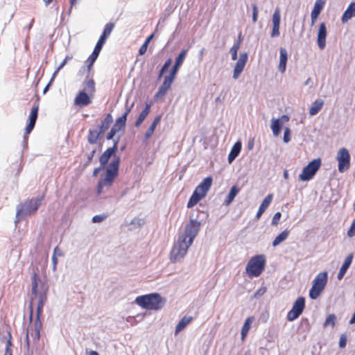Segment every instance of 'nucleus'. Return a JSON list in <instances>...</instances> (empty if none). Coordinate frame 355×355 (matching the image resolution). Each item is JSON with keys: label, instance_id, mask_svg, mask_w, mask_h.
Wrapping results in <instances>:
<instances>
[{"label": "nucleus", "instance_id": "nucleus-3", "mask_svg": "<svg viewBox=\"0 0 355 355\" xmlns=\"http://www.w3.org/2000/svg\"><path fill=\"white\" fill-rule=\"evenodd\" d=\"M135 302L144 309L158 311L164 306L166 300L158 293H151L137 296Z\"/></svg>", "mask_w": 355, "mask_h": 355}, {"label": "nucleus", "instance_id": "nucleus-63", "mask_svg": "<svg viewBox=\"0 0 355 355\" xmlns=\"http://www.w3.org/2000/svg\"><path fill=\"white\" fill-rule=\"evenodd\" d=\"M146 118V116H145L144 114L140 113L135 122V126L139 127L141 125V124L143 123V121L145 120Z\"/></svg>", "mask_w": 355, "mask_h": 355}, {"label": "nucleus", "instance_id": "nucleus-8", "mask_svg": "<svg viewBox=\"0 0 355 355\" xmlns=\"http://www.w3.org/2000/svg\"><path fill=\"white\" fill-rule=\"evenodd\" d=\"M191 245L185 240L178 236L177 243L173 245L170 252V259L173 263H175L182 259L187 253L188 249Z\"/></svg>", "mask_w": 355, "mask_h": 355}, {"label": "nucleus", "instance_id": "nucleus-43", "mask_svg": "<svg viewBox=\"0 0 355 355\" xmlns=\"http://www.w3.org/2000/svg\"><path fill=\"white\" fill-rule=\"evenodd\" d=\"M96 129H89L87 139L89 144H96L97 143L98 139H96Z\"/></svg>", "mask_w": 355, "mask_h": 355}, {"label": "nucleus", "instance_id": "nucleus-40", "mask_svg": "<svg viewBox=\"0 0 355 355\" xmlns=\"http://www.w3.org/2000/svg\"><path fill=\"white\" fill-rule=\"evenodd\" d=\"M299 330L302 332H308L311 329V324L307 318H302L299 324Z\"/></svg>", "mask_w": 355, "mask_h": 355}, {"label": "nucleus", "instance_id": "nucleus-14", "mask_svg": "<svg viewBox=\"0 0 355 355\" xmlns=\"http://www.w3.org/2000/svg\"><path fill=\"white\" fill-rule=\"evenodd\" d=\"M105 43L102 42L101 41L98 40L96 46L92 51V53L90 54V55L88 57L87 60V73H89L90 71L92 69L93 65L96 60H97L100 52L101 51L103 46H104Z\"/></svg>", "mask_w": 355, "mask_h": 355}, {"label": "nucleus", "instance_id": "nucleus-20", "mask_svg": "<svg viewBox=\"0 0 355 355\" xmlns=\"http://www.w3.org/2000/svg\"><path fill=\"white\" fill-rule=\"evenodd\" d=\"M288 52L285 48L281 47L279 49V62L278 65V70L282 73H284L286 70V65L288 62Z\"/></svg>", "mask_w": 355, "mask_h": 355}, {"label": "nucleus", "instance_id": "nucleus-47", "mask_svg": "<svg viewBox=\"0 0 355 355\" xmlns=\"http://www.w3.org/2000/svg\"><path fill=\"white\" fill-rule=\"evenodd\" d=\"M176 77L172 76L171 74L168 73L167 76H166L164 78V81L162 84L164 85H167L169 88H171V85L173 84V81L175 80Z\"/></svg>", "mask_w": 355, "mask_h": 355}, {"label": "nucleus", "instance_id": "nucleus-24", "mask_svg": "<svg viewBox=\"0 0 355 355\" xmlns=\"http://www.w3.org/2000/svg\"><path fill=\"white\" fill-rule=\"evenodd\" d=\"M328 281V273L327 271L320 272L317 275L315 279L313 280L312 284H315V286L324 289Z\"/></svg>", "mask_w": 355, "mask_h": 355}, {"label": "nucleus", "instance_id": "nucleus-53", "mask_svg": "<svg viewBox=\"0 0 355 355\" xmlns=\"http://www.w3.org/2000/svg\"><path fill=\"white\" fill-rule=\"evenodd\" d=\"M347 235L349 238L355 236V218L352 220L351 225L347 232Z\"/></svg>", "mask_w": 355, "mask_h": 355}, {"label": "nucleus", "instance_id": "nucleus-42", "mask_svg": "<svg viewBox=\"0 0 355 355\" xmlns=\"http://www.w3.org/2000/svg\"><path fill=\"white\" fill-rule=\"evenodd\" d=\"M35 125L28 123L26 125L24 133V146H27L28 144V136L33 131Z\"/></svg>", "mask_w": 355, "mask_h": 355}, {"label": "nucleus", "instance_id": "nucleus-52", "mask_svg": "<svg viewBox=\"0 0 355 355\" xmlns=\"http://www.w3.org/2000/svg\"><path fill=\"white\" fill-rule=\"evenodd\" d=\"M107 215L106 214H98V215H95L92 217V222L93 223H101L102 221H103L106 218H107Z\"/></svg>", "mask_w": 355, "mask_h": 355}, {"label": "nucleus", "instance_id": "nucleus-9", "mask_svg": "<svg viewBox=\"0 0 355 355\" xmlns=\"http://www.w3.org/2000/svg\"><path fill=\"white\" fill-rule=\"evenodd\" d=\"M306 306V298L303 296L298 297L293 304L291 309L288 312L286 320L289 322L294 321L303 313Z\"/></svg>", "mask_w": 355, "mask_h": 355}, {"label": "nucleus", "instance_id": "nucleus-39", "mask_svg": "<svg viewBox=\"0 0 355 355\" xmlns=\"http://www.w3.org/2000/svg\"><path fill=\"white\" fill-rule=\"evenodd\" d=\"M144 224V220L142 218H133L129 226V230H134L135 229H139L141 227H142Z\"/></svg>", "mask_w": 355, "mask_h": 355}, {"label": "nucleus", "instance_id": "nucleus-33", "mask_svg": "<svg viewBox=\"0 0 355 355\" xmlns=\"http://www.w3.org/2000/svg\"><path fill=\"white\" fill-rule=\"evenodd\" d=\"M193 320V318L191 316L187 317L186 315L182 317L178 323L177 324L175 329V335H177L178 333L182 331L188 324L189 323Z\"/></svg>", "mask_w": 355, "mask_h": 355}, {"label": "nucleus", "instance_id": "nucleus-57", "mask_svg": "<svg viewBox=\"0 0 355 355\" xmlns=\"http://www.w3.org/2000/svg\"><path fill=\"white\" fill-rule=\"evenodd\" d=\"M118 132L116 130H115L114 128H111L110 130L107 133L106 135V139L107 140H114L115 137V135H116Z\"/></svg>", "mask_w": 355, "mask_h": 355}, {"label": "nucleus", "instance_id": "nucleus-13", "mask_svg": "<svg viewBox=\"0 0 355 355\" xmlns=\"http://www.w3.org/2000/svg\"><path fill=\"white\" fill-rule=\"evenodd\" d=\"M92 103V98L87 93L85 89L80 90L76 95L73 104L76 106L83 107L89 105Z\"/></svg>", "mask_w": 355, "mask_h": 355}, {"label": "nucleus", "instance_id": "nucleus-46", "mask_svg": "<svg viewBox=\"0 0 355 355\" xmlns=\"http://www.w3.org/2000/svg\"><path fill=\"white\" fill-rule=\"evenodd\" d=\"M280 22H281L280 11H279V9L278 8H277L272 14V24H280Z\"/></svg>", "mask_w": 355, "mask_h": 355}, {"label": "nucleus", "instance_id": "nucleus-2", "mask_svg": "<svg viewBox=\"0 0 355 355\" xmlns=\"http://www.w3.org/2000/svg\"><path fill=\"white\" fill-rule=\"evenodd\" d=\"M49 287L42 282L36 272H33L31 277V295L36 297L38 296V302L36 308V314L42 315L43 308L47 300Z\"/></svg>", "mask_w": 355, "mask_h": 355}, {"label": "nucleus", "instance_id": "nucleus-18", "mask_svg": "<svg viewBox=\"0 0 355 355\" xmlns=\"http://www.w3.org/2000/svg\"><path fill=\"white\" fill-rule=\"evenodd\" d=\"M213 183V178L211 176H207L196 187L195 190L207 195V192L210 189Z\"/></svg>", "mask_w": 355, "mask_h": 355}, {"label": "nucleus", "instance_id": "nucleus-31", "mask_svg": "<svg viewBox=\"0 0 355 355\" xmlns=\"http://www.w3.org/2000/svg\"><path fill=\"white\" fill-rule=\"evenodd\" d=\"M290 234V231L287 229L283 230L278 235L275 236L272 242V247H277L280 245L282 242L286 241Z\"/></svg>", "mask_w": 355, "mask_h": 355}, {"label": "nucleus", "instance_id": "nucleus-16", "mask_svg": "<svg viewBox=\"0 0 355 355\" xmlns=\"http://www.w3.org/2000/svg\"><path fill=\"white\" fill-rule=\"evenodd\" d=\"M325 4L324 0H316L311 12V25H313L318 18Z\"/></svg>", "mask_w": 355, "mask_h": 355}, {"label": "nucleus", "instance_id": "nucleus-51", "mask_svg": "<svg viewBox=\"0 0 355 355\" xmlns=\"http://www.w3.org/2000/svg\"><path fill=\"white\" fill-rule=\"evenodd\" d=\"M42 315L36 314L35 321L33 323L34 329H42V324L41 320V317Z\"/></svg>", "mask_w": 355, "mask_h": 355}, {"label": "nucleus", "instance_id": "nucleus-59", "mask_svg": "<svg viewBox=\"0 0 355 355\" xmlns=\"http://www.w3.org/2000/svg\"><path fill=\"white\" fill-rule=\"evenodd\" d=\"M266 292V288L265 286H261L259 289H257L254 293V298H259L262 296Z\"/></svg>", "mask_w": 355, "mask_h": 355}, {"label": "nucleus", "instance_id": "nucleus-41", "mask_svg": "<svg viewBox=\"0 0 355 355\" xmlns=\"http://www.w3.org/2000/svg\"><path fill=\"white\" fill-rule=\"evenodd\" d=\"M170 89L167 85H164V84H162L160 87H159L157 92L154 95V100H157L158 98L165 96V94L167 93V92Z\"/></svg>", "mask_w": 355, "mask_h": 355}, {"label": "nucleus", "instance_id": "nucleus-6", "mask_svg": "<svg viewBox=\"0 0 355 355\" xmlns=\"http://www.w3.org/2000/svg\"><path fill=\"white\" fill-rule=\"evenodd\" d=\"M201 227V222L197 219H190L186 224L184 232L179 235V237L189 243L191 245L195 238L197 236Z\"/></svg>", "mask_w": 355, "mask_h": 355}, {"label": "nucleus", "instance_id": "nucleus-55", "mask_svg": "<svg viewBox=\"0 0 355 355\" xmlns=\"http://www.w3.org/2000/svg\"><path fill=\"white\" fill-rule=\"evenodd\" d=\"M281 217H282V213L279 211L276 212L272 218L271 225H272V226L277 225L281 219Z\"/></svg>", "mask_w": 355, "mask_h": 355}, {"label": "nucleus", "instance_id": "nucleus-64", "mask_svg": "<svg viewBox=\"0 0 355 355\" xmlns=\"http://www.w3.org/2000/svg\"><path fill=\"white\" fill-rule=\"evenodd\" d=\"M172 64V59L171 58H168L165 62L163 64V65L162 66L161 69L165 71H168L169 67H171Z\"/></svg>", "mask_w": 355, "mask_h": 355}, {"label": "nucleus", "instance_id": "nucleus-54", "mask_svg": "<svg viewBox=\"0 0 355 355\" xmlns=\"http://www.w3.org/2000/svg\"><path fill=\"white\" fill-rule=\"evenodd\" d=\"M252 20L253 22H256L258 19V6L255 3L252 4Z\"/></svg>", "mask_w": 355, "mask_h": 355}, {"label": "nucleus", "instance_id": "nucleus-50", "mask_svg": "<svg viewBox=\"0 0 355 355\" xmlns=\"http://www.w3.org/2000/svg\"><path fill=\"white\" fill-rule=\"evenodd\" d=\"M291 139V130L289 128L286 127L284 130L283 141L286 144L288 143Z\"/></svg>", "mask_w": 355, "mask_h": 355}, {"label": "nucleus", "instance_id": "nucleus-1", "mask_svg": "<svg viewBox=\"0 0 355 355\" xmlns=\"http://www.w3.org/2000/svg\"><path fill=\"white\" fill-rule=\"evenodd\" d=\"M121 163L120 157H114L106 169L101 174L97 184V194H101L104 187L112 186L114 180L118 177Z\"/></svg>", "mask_w": 355, "mask_h": 355}, {"label": "nucleus", "instance_id": "nucleus-10", "mask_svg": "<svg viewBox=\"0 0 355 355\" xmlns=\"http://www.w3.org/2000/svg\"><path fill=\"white\" fill-rule=\"evenodd\" d=\"M338 170L340 173H344L350 166L351 157L349 150L345 148H341L337 154Z\"/></svg>", "mask_w": 355, "mask_h": 355}, {"label": "nucleus", "instance_id": "nucleus-7", "mask_svg": "<svg viewBox=\"0 0 355 355\" xmlns=\"http://www.w3.org/2000/svg\"><path fill=\"white\" fill-rule=\"evenodd\" d=\"M322 165L320 158L313 159L303 167L302 173L299 175V180L302 182H309L311 180Z\"/></svg>", "mask_w": 355, "mask_h": 355}, {"label": "nucleus", "instance_id": "nucleus-58", "mask_svg": "<svg viewBox=\"0 0 355 355\" xmlns=\"http://www.w3.org/2000/svg\"><path fill=\"white\" fill-rule=\"evenodd\" d=\"M28 309H29V322H32L33 320V297H31V300L30 301V303L28 304Z\"/></svg>", "mask_w": 355, "mask_h": 355}, {"label": "nucleus", "instance_id": "nucleus-17", "mask_svg": "<svg viewBox=\"0 0 355 355\" xmlns=\"http://www.w3.org/2000/svg\"><path fill=\"white\" fill-rule=\"evenodd\" d=\"M354 258V254H349L346 258L345 259L341 267L339 269L338 273L337 275L338 279L340 280L343 278L345 273L347 272L348 268L350 267Z\"/></svg>", "mask_w": 355, "mask_h": 355}, {"label": "nucleus", "instance_id": "nucleus-62", "mask_svg": "<svg viewBox=\"0 0 355 355\" xmlns=\"http://www.w3.org/2000/svg\"><path fill=\"white\" fill-rule=\"evenodd\" d=\"M73 58L72 55H67L65 58L58 66V70H61L67 63V62Z\"/></svg>", "mask_w": 355, "mask_h": 355}, {"label": "nucleus", "instance_id": "nucleus-11", "mask_svg": "<svg viewBox=\"0 0 355 355\" xmlns=\"http://www.w3.org/2000/svg\"><path fill=\"white\" fill-rule=\"evenodd\" d=\"M190 47H191V45H189L187 49H182L179 53V54L175 58V62H174L173 65L172 66L171 70L169 71L168 73H170L172 76L176 77V76H177V74H178V73L179 71L180 68L182 65V64H183V62H184V60H185V58L187 57L188 51H189Z\"/></svg>", "mask_w": 355, "mask_h": 355}, {"label": "nucleus", "instance_id": "nucleus-19", "mask_svg": "<svg viewBox=\"0 0 355 355\" xmlns=\"http://www.w3.org/2000/svg\"><path fill=\"white\" fill-rule=\"evenodd\" d=\"M273 198V194L269 193L268 194L263 201L261 202V205L259 207L258 211L256 214L255 218L259 219L263 214L266 211V210L268 209L269 205L272 201Z\"/></svg>", "mask_w": 355, "mask_h": 355}, {"label": "nucleus", "instance_id": "nucleus-37", "mask_svg": "<svg viewBox=\"0 0 355 355\" xmlns=\"http://www.w3.org/2000/svg\"><path fill=\"white\" fill-rule=\"evenodd\" d=\"M323 291L324 290L322 288L315 286V284H312V286L309 291V296L311 300H316L319 297Z\"/></svg>", "mask_w": 355, "mask_h": 355}, {"label": "nucleus", "instance_id": "nucleus-49", "mask_svg": "<svg viewBox=\"0 0 355 355\" xmlns=\"http://www.w3.org/2000/svg\"><path fill=\"white\" fill-rule=\"evenodd\" d=\"M280 24H272V30L270 32L271 37H277L280 35Z\"/></svg>", "mask_w": 355, "mask_h": 355}, {"label": "nucleus", "instance_id": "nucleus-29", "mask_svg": "<svg viewBox=\"0 0 355 355\" xmlns=\"http://www.w3.org/2000/svg\"><path fill=\"white\" fill-rule=\"evenodd\" d=\"M114 26L115 25L113 22H109L106 24L98 40L101 41L103 43H105L107 39L108 38L112 31H113Z\"/></svg>", "mask_w": 355, "mask_h": 355}, {"label": "nucleus", "instance_id": "nucleus-35", "mask_svg": "<svg viewBox=\"0 0 355 355\" xmlns=\"http://www.w3.org/2000/svg\"><path fill=\"white\" fill-rule=\"evenodd\" d=\"M112 121L113 118L112 114L110 113H107L105 114L104 119L101 121V124L98 125V128L106 131L109 129Z\"/></svg>", "mask_w": 355, "mask_h": 355}, {"label": "nucleus", "instance_id": "nucleus-38", "mask_svg": "<svg viewBox=\"0 0 355 355\" xmlns=\"http://www.w3.org/2000/svg\"><path fill=\"white\" fill-rule=\"evenodd\" d=\"M89 77V75L87 76V79L84 81L85 84V88L86 92L87 91L90 94H93L96 92V84L94 79L91 78L87 80V78Z\"/></svg>", "mask_w": 355, "mask_h": 355}, {"label": "nucleus", "instance_id": "nucleus-34", "mask_svg": "<svg viewBox=\"0 0 355 355\" xmlns=\"http://www.w3.org/2000/svg\"><path fill=\"white\" fill-rule=\"evenodd\" d=\"M39 101V98L37 99ZM38 111H39V103L37 101L35 103L33 106L32 107L29 116H28V122L30 123L35 125L37 116H38Z\"/></svg>", "mask_w": 355, "mask_h": 355}, {"label": "nucleus", "instance_id": "nucleus-61", "mask_svg": "<svg viewBox=\"0 0 355 355\" xmlns=\"http://www.w3.org/2000/svg\"><path fill=\"white\" fill-rule=\"evenodd\" d=\"M152 103H146L145 107L143 110L141 112L142 114L145 116H147L150 112Z\"/></svg>", "mask_w": 355, "mask_h": 355}, {"label": "nucleus", "instance_id": "nucleus-26", "mask_svg": "<svg viewBox=\"0 0 355 355\" xmlns=\"http://www.w3.org/2000/svg\"><path fill=\"white\" fill-rule=\"evenodd\" d=\"M239 193V188L237 187V185H233L229 193L224 200L223 205L225 206H229L234 200L235 197L238 195Z\"/></svg>", "mask_w": 355, "mask_h": 355}, {"label": "nucleus", "instance_id": "nucleus-15", "mask_svg": "<svg viewBox=\"0 0 355 355\" xmlns=\"http://www.w3.org/2000/svg\"><path fill=\"white\" fill-rule=\"evenodd\" d=\"M327 31L326 24L321 22L319 25L317 33V44L320 50H323L326 46V39Z\"/></svg>", "mask_w": 355, "mask_h": 355}, {"label": "nucleus", "instance_id": "nucleus-32", "mask_svg": "<svg viewBox=\"0 0 355 355\" xmlns=\"http://www.w3.org/2000/svg\"><path fill=\"white\" fill-rule=\"evenodd\" d=\"M323 105L324 101L322 99L314 101L309 108V114L311 116L316 115L322 110Z\"/></svg>", "mask_w": 355, "mask_h": 355}, {"label": "nucleus", "instance_id": "nucleus-28", "mask_svg": "<svg viewBox=\"0 0 355 355\" xmlns=\"http://www.w3.org/2000/svg\"><path fill=\"white\" fill-rule=\"evenodd\" d=\"M116 153L114 151V149H111L107 148L100 156L99 157V163L103 164L104 166H107L110 158L115 156Z\"/></svg>", "mask_w": 355, "mask_h": 355}, {"label": "nucleus", "instance_id": "nucleus-12", "mask_svg": "<svg viewBox=\"0 0 355 355\" xmlns=\"http://www.w3.org/2000/svg\"><path fill=\"white\" fill-rule=\"evenodd\" d=\"M248 53L247 52H243L240 54L239 58L238 59L237 62L235 64V66L234 67L233 70V75L232 78L234 80H237L239 77V76L243 72L245 66L248 62Z\"/></svg>", "mask_w": 355, "mask_h": 355}, {"label": "nucleus", "instance_id": "nucleus-25", "mask_svg": "<svg viewBox=\"0 0 355 355\" xmlns=\"http://www.w3.org/2000/svg\"><path fill=\"white\" fill-rule=\"evenodd\" d=\"M161 119H162V115H160V114L156 116L154 118L150 125L149 126V128H148V130H146V132L144 134V138L143 139V141H147L153 135V133L156 129V127H157V124L160 122Z\"/></svg>", "mask_w": 355, "mask_h": 355}, {"label": "nucleus", "instance_id": "nucleus-45", "mask_svg": "<svg viewBox=\"0 0 355 355\" xmlns=\"http://www.w3.org/2000/svg\"><path fill=\"white\" fill-rule=\"evenodd\" d=\"M8 340L6 343V354L12 355V335L10 331H7Z\"/></svg>", "mask_w": 355, "mask_h": 355}, {"label": "nucleus", "instance_id": "nucleus-36", "mask_svg": "<svg viewBox=\"0 0 355 355\" xmlns=\"http://www.w3.org/2000/svg\"><path fill=\"white\" fill-rule=\"evenodd\" d=\"M127 119L125 116H120L118 117L112 128H114L117 132L123 131L126 125Z\"/></svg>", "mask_w": 355, "mask_h": 355}, {"label": "nucleus", "instance_id": "nucleus-4", "mask_svg": "<svg viewBox=\"0 0 355 355\" xmlns=\"http://www.w3.org/2000/svg\"><path fill=\"white\" fill-rule=\"evenodd\" d=\"M44 198V194L41 196L33 198L26 200L24 203H21L17 206L16 216L15 223L17 226V223L26 216L31 215L36 212L42 204V201Z\"/></svg>", "mask_w": 355, "mask_h": 355}, {"label": "nucleus", "instance_id": "nucleus-5", "mask_svg": "<svg viewBox=\"0 0 355 355\" xmlns=\"http://www.w3.org/2000/svg\"><path fill=\"white\" fill-rule=\"evenodd\" d=\"M266 257L264 254H256L250 258L245 266V272L250 277H259L265 270Z\"/></svg>", "mask_w": 355, "mask_h": 355}, {"label": "nucleus", "instance_id": "nucleus-23", "mask_svg": "<svg viewBox=\"0 0 355 355\" xmlns=\"http://www.w3.org/2000/svg\"><path fill=\"white\" fill-rule=\"evenodd\" d=\"M206 196L203 193L194 189L191 196H190L189 201L187 205L188 209H191L197 205L203 198Z\"/></svg>", "mask_w": 355, "mask_h": 355}, {"label": "nucleus", "instance_id": "nucleus-27", "mask_svg": "<svg viewBox=\"0 0 355 355\" xmlns=\"http://www.w3.org/2000/svg\"><path fill=\"white\" fill-rule=\"evenodd\" d=\"M283 122L281 119L272 118L271 120L270 128L275 137H278L282 131Z\"/></svg>", "mask_w": 355, "mask_h": 355}, {"label": "nucleus", "instance_id": "nucleus-44", "mask_svg": "<svg viewBox=\"0 0 355 355\" xmlns=\"http://www.w3.org/2000/svg\"><path fill=\"white\" fill-rule=\"evenodd\" d=\"M336 321V316L334 313L329 314L325 319V321L323 324L324 327H326L329 325H331L332 327L335 326Z\"/></svg>", "mask_w": 355, "mask_h": 355}, {"label": "nucleus", "instance_id": "nucleus-56", "mask_svg": "<svg viewBox=\"0 0 355 355\" xmlns=\"http://www.w3.org/2000/svg\"><path fill=\"white\" fill-rule=\"evenodd\" d=\"M96 153V148H94V149H93V150L90 152V153H89V154L87 155V161H86V162L85 163V166H89V165L91 164V162H92V159H93L94 156V155H95V153Z\"/></svg>", "mask_w": 355, "mask_h": 355}, {"label": "nucleus", "instance_id": "nucleus-21", "mask_svg": "<svg viewBox=\"0 0 355 355\" xmlns=\"http://www.w3.org/2000/svg\"><path fill=\"white\" fill-rule=\"evenodd\" d=\"M355 17V1L351 2L347 9L344 11L341 17L343 24L347 23L352 17Z\"/></svg>", "mask_w": 355, "mask_h": 355}, {"label": "nucleus", "instance_id": "nucleus-22", "mask_svg": "<svg viewBox=\"0 0 355 355\" xmlns=\"http://www.w3.org/2000/svg\"><path fill=\"white\" fill-rule=\"evenodd\" d=\"M242 148V143L241 141H237L232 147L230 152L228 154L227 161L231 164L239 156Z\"/></svg>", "mask_w": 355, "mask_h": 355}, {"label": "nucleus", "instance_id": "nucleus-60", "mask_svg": "<svg viewBox=\"0 0 355 355\" xmlns=\"http://www.w3.org/2000/svg\"><path fill=\"white\" fill-rule=\"evenodd\" d=\"M152 103H146L145 107L143 110L141 112L142 114L145 116H147L150 112Z\"/></svg>", "mask_w": 355, "mask_h": 355}, {"label": "nucleus", "instance_id": "nucleus-48", "mask_svg": "<svg viewBox=\"0 0 355 355\" xmlns=\"http://www.w3.org/2000/svg\"><path fill=\"white\" fill-rule=\"evenodd\" d=\"M347 343V335L343 333L340 336L338 346L341 349L345 348Z\"/></svg>", "mask_w": 355, "mask_h": 355}, {"label": "nucleus", "instance_id": "nucleus-30", "mask_svg": "<svg viewBox=\"0 0 355 355\" xmlns=\"http://www.w3.org/2000/svg\"><path fill=\"white\" fill-rule=\"evenodd\" d=\"M254 318L252 316L248 317L242 326L241 331V340H244L245 337L247 336L249 330L252 327V324L254 321Z\"/></svg>", "mask_w": 355, "mask_h": 355}]
</instances>
